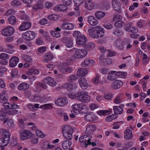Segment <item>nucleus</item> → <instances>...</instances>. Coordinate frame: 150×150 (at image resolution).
Here are the masks:
<instances>
[{
	"mask_svg": "<svg viewBox=\"0 0 150 150\" xmlns=\"http://www.w3.org/2000/svg\"><path fill=\"white\" fill-rule=\"evenodd\" d=\"M132 146V143L131 142H129L125 144L124 147L126 149H128Z\"/></svg>",
	"mask_w": 150,
	"mask_h": 150,
	"instance_id": "64",
	"label": "nucleus"
},
{
	"mask_svg": "<svg viewBox=\"0 0 150 150\" xmlns=\"http://www.w3.org/2000/svg\"><path fill=\"white\" fill-rule=\"evenodd\" d=\"M6 91L4 90L2 92L0 93V101L3 103L7 101L8 97L6 93Z\"/></svg>",
	"mask_w": 150,
	"mask_h": 150,
	"instance_id": "26",
	"label": "nucleus"
},
{
	"mask_svg": "<svg viewBox=\"0 0 150 150\" xmlns=\"http://www.w3.org/2000/svg\"><path fill=\"white\" fill-rule=\"evenodd\" d=\"M18 110H11L7 111L5 108H3L0 111V120H4L8 114L13 115L18 113Z\"/></svg>",
	"mask_w": 150,
	"mask_h": 150,
	"instance_id": "4",
	"label": "nucleus"
},
{
	"mask_svg": "<svg viewBox=\"0 0 150 150\" xmlns=\"http://www.w3.org/2000/svg\"><path fill=\"white\" fill-rule=\"evenodd\" d=\"M39 73V71L38 70L34 68L28 70L27 72V74L30 75L32 74H34L36 75H38Z\"/></svg>",
	"mask_w": 150,
	"mask_h": 150,
	"instance_id": "41",
	"label": "nucleus"
},
{
	"mask_svg": "<svg viewBox=\"0 0 150 150\" xmlns=\"http://www.w3.org/2000/svg\"><path fill=\"white\" fill-rule=\"evenodd\" d=\"M117 74L120 77L124 78L126 76L127 74L125 72L118 71L117 72Z\"/></svg>",
	"mask_w": 150,
	"mask_h": 150,
	"instance_id": "53",
	"label": "nucleus"
},
{
	"mask_svg": "<svg viewBox=\"0 0 150 150\" xmlns=\"http://www.w3.org/2000/svg\"><path fill=\"white\" fill-rule=\"evenodd\" d=\"M29 88V85L27 83H22L18 86V88L20 91H24Z\"/></svg>",
	"mask_w": 150,
	"mask_h": 150,
	"instance_id": "25",
	"label": "nucleus"
},
{
	"mask_svg": "<svg viewBox=\"0 0 150 150\" xmlns=\"http://www.w3.org/2000/svg\"><path fill=\"white\" fill-rule=\"evenodd\" d=\"M14 32V30L12 27L8 26L2 31V35L5 36L12 35Z\"/></svg>",
	"mask_w": 150,
	"mask_h": 150,
	"instance_id": "7",
	"label": "nucleus"
},
{
	"mask_svg": "<svg viewBox=\"0 0 150 150\" xmlns=\"http://www.w3.org/2000/svg\"><path fill=\"white\" fill-rule=\"evenodd\" d=\"M95 62V61L92 59L87 58L85 59L81 64V65L83 67H85L89 64L92 65Z\"/></svg>",
	"mask_w": 150,
	"mask_h": 150,
	"instance_id": "27",
	"label": "nucleus"
},
{
	"mask_svg": "<svg viewBox=\"0 0 150 150\" xmlns=\"http://www.w3.org/2000/svg\"><path fill=\"white\" fill-rule=\"evenodd\" d=\"M94 47V43L92 42H88L87 44L85 45V47L88 50H91Z\"/></svg>",
	"mask_w": 150,
	"mask_h": 150,
	"instance_id": "46",
	"label": "nucleus"
},
{
	"mask_svg": "<svg viewBox=\"0 0 150 150\" xmlns=\"http://www.w3.org/2000/svg\"><path fill=\"white\" fill-rule=\"evenodd\" d=\"M87 21L92 26L96 25L98 23V20L93 16H89L88 18Z\"/></svg>",
	"mask_w": 150,
	"mask_h": 150,
	"instance_id": "20",
	"label": "nucleus"
},
{
	"mask_svg": "<svg viewBox=\"0 0 150 150\" xmlns=\"http://www.w3.org/2000/svg\"><path fill=\"white\" fill-rule=\"evenodd\" d=\"M122 85V82L119 80L115 81L112 84V88L115 89L120 88Z\"/></svg>",
	"mask_w": 150,
	"mask_h": 150,
	"instance_id": "30",
	"label": "nucleus"
},
{
	"mask_svg": "<svg viewBox=\"0 0 150 150\" xmlns=\"http://www.w3.org/2000/svg\"><path fill=\"white\" fill-rule=\"evenodd\" d=\"M51 33L53 36L56 38L59 37L60 35V34L59 33L55 31H51Z\"/></svg>",
	"mask_w": 150,
	"mask_h": 150,
	"instance_id": "61",
	"label": "nucleus"
},
{
	"mask_svg": "<svg viewBox=\"0 0 150 150\" xmlns=\"http://www.w3.org/2000/svg\"><path fill=\"white\" fill-rule=\"evenodd\" d=\"M10 134L7 130L2 129H0V136L1 138L0 139V147L1 149L4 150V146H6L9 141Z\"/></svg>",
	"mask_w": 150,
	"mask_h": 150,
	"instance_id": "1",
	"label": "nucleus"
},
{
	"mask_svg": "<svg viewBox=\"0 0 150 150\" xmlns=\"http://www.w3.org/2000/svg\"><path fill=\"white\" fill-rule=\"evenodd\" d=\"M19 61L18 58L14 57L11 58L10 60L9 66L11 67H15Z\"/></svg>",
	"mask_w": 150,
	"mask_h": 150,
	"instance_id": "28",
	"label": "nucleus"
},
{
	"mask_svg": "<svg viewBox=\"0 0 150 150\" xmlns=\"http://www.w3.org/2000/svg\"><path fill=\"white\" fill-rule=\"evenodd\" d=\"M97 27L98 26H96L88 30V35L91 37L95 39L97 38Z\"/></svg>",
	"mask_w": 150,
	"mask_h": 150,
	"instance_id": "9",
	"label": "nucleus"
},
{
	"mask_svg": "<svg viewBox=\"0 0 150 150\" xmlns=\"http://www.w3.org/2000/svg\"><path fill=\"white\" fill-rule=\"evenodd\" d=\"M81 104H74L72 106V109L71 112L72 114H77L81 112L80 107H81Z\"/></svg>",
	"mask_w": 150,
	"mask_h": 150,
	"instance_id": "16",
	"label": "nucleus"
},
{
	"mask_svg": "<svg viewBox=\"0 0 150 150\" xmlns=\"http://www.w3.org/2000/svg\"><path fill=\"white\" fill-rule=\"evenodd\" d=\"M12 6L16 7L20 6L21 5V2L19 0H13L11 2Z\"/></svg>",
	"mask_w": 150,
	"mask_h": 150,
	"instance_id": "42",
	"label": "nucleus"
},
{
	"mask_svg": "<svg viewBox=\"0 0 150 150\" xmlns=\"http://www.w3.org/2000/svg\"><path fill=\"white\" fill-rule=\"evenodd\" d=\"M73 132V129L71 127L66 126L63 127V136L66 140H70L72 139Z\"/></svg>",
	"mask_w": 150,
	"mask_h": 150,
	"instance_id": "2",
	"label": "nucleus"
},
{
	"mask_svg": "<svg viewBox=\"0 0 150 150\" xmlns=\"http://www.w3.org/2000/svg\"><path fill=\"white\" fill-rule=\"evenodd\" d=\"M36 133L37 135L38 136L43 138L45 136V135L43 134L42 132L40 130H37L36 131Z\"/></svg>",
	"mask_w": 150,
	"mask_h": 150,
	"instance_id": "60",
	"label": "nucleus"
},
{
	"mask_svg": "<svg viewBox=\"0 0 150 150\" xmlns=\"http://www.w3.org/2000/svg\"><path fill=\"white\" fill-rule=\"evenodd\" d=\"M73 34L74 37L77 39H78L82 35L81 33L78 31H74Z\"/></svg>",
	"mask_w": 150,
	"mask_h": 150,
	"instance_id": "52",
	"label": "nucleus"
},
{
	"mask_svg": "<svg viewBox=\"0 0 150 150\" xmlns=\"http://www.w3.org/2000/svg\"><path fill=\"white\" fill-rule=\"evenodd\" d=\"M88 70L87 69L82 68L79 69L77 72V75L79 77L84 76L87 74Z\"/></svg>",
	"mask_w": 150,
	"mask_h": 150,
	"instance_id": "24",
	"label": "nucleus"
},
{
	"mask_svg": "<svg viewBox=\"0 0 150 150\" xmlns=\"http://www.w3.org/2000/svg\"><path fill=\"white\" fill-rule=\"evenodd\" d=\"M85 120L91 122L96 120L97 117L92 112H90L87 113L84 116Z\"/></svg>",
	"mask_w": 150,
	"mask_h": 150,
	"instance_id": "12",
	"label": "nucleus"
},
{
	"mask_svg": "<svg viewBox=\"0 0 150 150\" xmlns=\"http://www.w3.org/2000/svg\"><path fill=\"white\" fill-rule=\"evenodd\" d=\"M84 7L87 10H92L93 8L94 5L91 0H85Z\"/></svg>",
	"mask_w": 150,
	"mask_h": 150,
	"instance_id": "22",
	"label": "nucleus"
},
{
	"mask_svg": "<svg viewBox=\"0 0 150 150\" xmlns=\"http://www.w3.org/2000/svg\"><path fill=\"white\" fill-rule=\"evenodd\" d=\"M106 52L108 53L107 56L108 57H112L114 56L115 54V52L110 50H107Z\"/></svg>",
	"mask_w": 150,
	"mask_h": 150,
	"instance_id": "57",
	"label": "nucleus"
},
{
	"mask_svg": "<svg viewBox=\"0 0 150 150\" xmlns=\"http://www.w3.org/2000/svg\"><path fill=\"white\" fill-rule=\"evenodd\" d=\"M105 15V13L102 11H97L95 14V16L98 19L102 18Z\"/></svg>",
	"mask_w": 150,
	"mask_h": 150,
	"instance_id": "36",
	"label": "nucleus"
},
{
	"mask_svg": "<svg viewBox=\"0 0 150 150\" xmlns=\"http://www.w3.org/2000/svg\"><path fill=\"white\" fill-rule=\"evenodd\" d=\"M18 123L19 125V127L21 129L25 128V124L23 120L22 119H19L18 120Z\"/></svg>",
	"mask_w": 150,
	"mask_h": 150,
	"instance_id": "55",
	"label": "nucleus"
},
{
	"mask_svg": "<svg viewBox=\"0 0 150 150\" xmlns=\"http://www.w3.org/2000/svg\"><path fill=\"white\" fill-rule=\"evenodd\" d=\"M83 136L84 137H85L84 139H85L86 143V146L85 147H86L87 145L91 144V142H90V141L92 138V137L90 135H83Z\"/></svg>",
	"mask_w": 150,
	"mask_h": 150,
	"instance_id": "40",
	"label": "nucleus"
},
{
	"mask_svg": "<svg viewBox=\"0 0 150 150\" xmlns=\"http://www.w3.org/2000/svg\"><path fill=\"white\" fill-rule=\"evenodd\" d=\"M87 92L82 91L77 93V99L83 103H87L90 100V97L87 95Z\"/></svg>",
	"mask_w": 150,
	"mask_h": 150,
	"instance_id": "3",
	"label": "nucleus"
},
{
	"mask_svg": "<svg viewBox=\"0 0 150 150\" xmlns=\"http://www.w3.org/2000/svg\"><path fill=\"white\" fill-rule=\"evenodd\" d=\"M22 59L23 60L25 61L28 62H31L32 61L31 57L30 56L27 55H23Z\"/></svg>",
	"mask_w": 150,
	"mask_h": 150,
	"instance_id": "44",
	"label": "nucleus"
},
{
	"mask_svg": "<svg viewBox=\"0 0 150 150\" xmlns=\"http://www.w3.org/2000/svg\"><path fill=\"white\" fill-rule=\"evenodd\" d=\"M44 1L43 0H39L38 2L34 5L33 8L36 11L37 10L42 8L43 7Z\"/></svg>",
	"mask_w": 150,
	"mask_h": 150,
	"instance_id": "35",
	"label": "nucleus"
},
{
	"mask_svg": "<svg viewBox=\"0 0 150 150\" xmlns=\"http://www.w3.org/2000/svg\"><path fill=\"white\" fill-rule=\"evenodd\" d=\"M53 58V55L52 54L47 53L43 56V61L44 62L47 63L48 60H52Z\"/></svg>",
	"mask_w": 150,
	"mask_h": 150,
	"instance_id": "31",
	"label": "nucleus"
},
{
	"mask_svg": "<svg viewBox=\"0 0 150 150\" xmlns=\"http://www.w3.org/2000/svg\"><path fill=\"white\" fill-rule=\"evenodd\" d=\"M72 144L71 142L68 140H65L62 142V147L64 149H67L70 147Z\"/></svg>",
	"mask_w": 150,
	"mask_h": 150,
	"instance_id": "32",
	"label": "nucleus"
},
{
	"mask_svg": "<svg viewBox=\"0 0 150 150\" xmlns=\"http://www.w3.org/2000/svg\"><path fill=\"white\" fill-rule=\"evenodd\" d=\"M124 136L125 139H128L132 137V131L129 129L125 130L124 131Z\"/></svg>",
	"mask_w": 150,
	"mask_h": 150,
	"instance_id": "34",
	"label": "nucleus"
},
{
	"mask_svg": "<svg viewBox=\"0 0 150 150\" xmlns=\"http://www.w3.org/2000/svg\"><path fill=\"white\" fill-rule=\"evenodd\" d=\"M3 106L5 108L6 110V109L13 110L18 109V106L17 105L13 103L9 104L8 103L6 102L3 103Z\"/></svg>",
	"mask_w": 150,
	"mask_h": 150,
	"instance_id": "14",
	"label": "nucleus"
},
{
	"mask_svg": "<svg viewBox=\"0 0 150 150\" xmlns=\"http://www.w3.org/2000/svg\"><path fill=\"white\" fill-rule=\"evenodd\" d=\"M8 20L10 24L13 25L15 24L16 22V18L14 16L10 17L8 18Z\"/></svg>",
	"mask_w": 150,
	"mask_h": 150,
	"instance_id": "48",
	"label": "nucleus"
},
{
	"mask_svg": "<svg viewBox=\"0 0 150 150\" xmlns=\"http://www.w3.org/2000/svg\"><path fill=\"white\" fill-rule=\"evenodd\" d=\"M0 57L1 59L7 60L9 58L8 55L5 53H2L0 55Z\"/></svg>",
	"mask_w": 150,
	"mask_h": 150,
	"instance_id": "56",
	"label": "nucleus"
},
{
	"mask_svg": "<svg viewBox=\"0 0 150 150\" xmlns=\"http://www.w3.org/2000/svg\"><path fill=\"white\" fill-rule=\"evenodd\" d=\"M7 71V69L5 67L0 66V76H3L4 74Z\"/></svg>",
	"mask_w": 150,
	"mask_h": 150,
	"instance_id": "50",
	"label": "nucleus"
},
{
	"mask_svg": "<svg viewBox=\"0 0 150 150\" xmlns=\"http://www.w3.org/2000/svg\"><path fill=\"white\" fill-rule=\"evenodd\" d=\"M121 16L118 14H116L115 15L112 19L113 21H118L120 19Z\"/></svg>",
	"mask_w": 150,
	"mask_h": 150,
	"instance_id": "59",
	"label": "nucleus"
},
{
	"mask_svg": "<svg viewBox=\"0 0 150 150\" xmlns=\"http://www.w3.org/2000/svg\"><path fill=\"white\" fill-rule=\"evenodd\" d=\"M15 13L14 11L12 9L8 10L6 12V15L7 16L12 15Z\"/></svg>",
	"mask_w": 150,
	"mask_h": 150,
	"instance_id": "62",
	"label": "nucleus"
},
{
	"mask_svg": "<svg viewBox=\"0 0 150 150\" xmlns=\"http://www.w3.org/2000/svg\"><path fill=\"white\" fill-rule=\"evenodd\" d=\"M55 9L59 11L64 12L67 10V7L63 4H60L55 7Z\"/></svg>",
	"mask_w": 150,
	"mask_h": 150,
	"instance_id": "38",
	"label": "nucleus"
},
{
	"mask_svg": "<svg viewBox=\"0 0 150 150\" xmlns=\"http://www.w3.org/2000/svg\"><path fill=\"white\" fill-rule=\"evenodd\" d=\"M123 33V32L121 30L118 29H116L114 30L113 31V34L117 36H120L122 35Z\"/></svg>",
	"mask_w": 150,
	"mask_h": 150,
	"instance_id": "47",
	"label": "nucleus"
},
{
	"mask_svg": "<svg viewBox=\"0 0 150 150\" xmlns=\"http://www.w3.org/2000/svg\"><path fill=\"white\" fill-rule=\"evenodd\" d=\"M96 129V127L95 125H88L86 127V132L87 134H92L94 132Z\"/></svg>",
	"mask_w": 150,
	"mask_h": 150,
	"instance_id": "29",
	"label": "nucleus"
},
{
	"mask_svg": "<svg viewBox=\"0 0 150 150\" xmlns=\"http://www.w3.org/2000/svg\"><path fill=\"white\" fill-rule=\"evenodd\" d=\"M61 41L66 44V46L68 47H71L73 45L72 40L69 38L64 37L61 40Z\"/></svg>",
	"mask_w": 150,
	"mask_h": 150,
	"instance_id": "19",
	"label": "nucleus"
},
{
	"mask_svg": "<svg viewBox=\"0 0 150 150\" xmlns=\"http://www.w3.org/2000/svg\"><path fill=\"white\" fill-rule=\"evenodd\" d=\"M109 75L107 76L108 79L110 81L114 80L117 78L118 75L117 74V72L115 71H112L109 72Z\"/></svg>",
	"mask_w": 150,
	"mask_h": 150,
	"instance_id": "23",
	"label": "nucleus"
},
{
	"mask_svg": "<svg viewBox=\"0 0 150 150\" xmlns=\"http://www.w3.org/2000/svg\"><path fill=\"white\" fill-rule=\"evenodd\" d=\"M39 23L41 25H44L47 23V20L45 18H42L39 21Z\"/></svg>",
	"mask_w": 150,
	"mask_h": 150,
	"instance_id": "63",
	"label": "nucleus"
},
{
	"mask_svg": "<svg viewBox=\"0 0 150 150\" xmlns=\"http://www.w3.org/2000/svg\"><path fill=\"white\" fill-rule=\"evenodd\" d=\"M132 23L131 22H128L127 23L125 26V29L126 31L129 32H132Z\"/></svg>",
	"mask_w": 150,
	"mask_h": 150,
	"instance_id": "39",
	"label": "nucleus"
},
{
	"mask_svg": "<svg viewBox=\"0 0 150 150\" xmlns=\"http://www.w3.org/2000/svg\"><path fill=\"white\" fill-rule=\"evenodd\" d=\"M68 103L67 99L65 98H59L55 101V103L57 106H63Z\"/></svg>",
	"mask_w": 150,
	"mask_h": 150,
	"instance_id": "10",
	"label": "nucleus"
},
{
	"mask_svg": "<svg viewBox=\"0 0 150 150\" xmlns=\"http://www.w3.org/2000/svg\"><path fill=\"white\" fill-rule=\"evenodd\" d=\"M111 113V111L109 110L108 111L107 110H101L100 111H99L98 112V115H108L109 114H110Z\"/></svg>",
	"mask_w": 150,
	"mask_h": 150,
	"instance_id": "45",
	"label": "nucleus"
},
{
	"mask_svg": "<svg viewBox=\"0 0 150 150\" xmlns=\"http://www.w3.org/2000/svg\"><path fill=\"white\" fill-rule=\"evenodd\" d=\"M112 5L114 9L119 13H121L122 8L121 7V4L117 0H113Z\"/></svg>",
	"mask_w": 150,
	"mask_h": 150,
	"instance_id": "11",
	"label": "nucleus"
},
{
	"mask_svg": "<svg viewBox=\"0 0 150 150\" xmlns=\"http://www.w3.org/2000/svg\"><path fill=\"white\" fill-rule=\"evenodd\" d=\"M122 100V98L120 96H119L115 99L114 102L115 104H119L121 103Z\"/></svg>",
	"mask_w": 150,
	"mask_h": 150,
	"instance_id": "58",
	"label": "nucleus"
},
{
	"mask_svg": "<svg viewBox=\"0 0 150 150\" xmlns=\"http://www.w3.org/2000/svg\"><path fill=\"white\" fill-rule=\"evenodd\" d=\"M87 41V38L83 35L76 40V43L79 45H84Z\"/></svg>",
	"mask_w": 150,
	"mask_h": 150,
	"instance_id": "13",
	"label": "nucleus"
},
{
	"mask_svg": "<svg viewBox=\"0 0 150 150\" xmlns=\"http://www.w3.org/2000/svg\"><path fill=\"white\" fill-rule=\"evenodd\" d=\"M43 82L51 86H55L56 83L54 81V79L52 77L49 76L47 77L43 80Z\"/></svg>",
	"mask_w": 150,
	"mask_h": 150,
	"instance_id": "15",
	"label": "nucleus"
},
{
	"mask_svg": "<svg viewBox=\"0 0 150 150\" xmlns=\"http://www.w3.org/2000/svg\"><path fill=\"white\" fill-rule=\"evenodd\" d=\"M52 106L50 104H45L43 105H42L40 106L41 108H42L45 110L52 108Z\"/></svg>",
	"mask_w": 150,
	"mask_h": 150,
	"instance_id": "51",
	"label": "nucleus"
},
{
	"mask_svg": "<svg viewBox=\"0 0 150 150\" xmlns=\"http://www.w3.org/2000/svg\"><path fill=\"white\" fill-rule=\"evenodd\" d=\"M20 139L22 140L30 138L33 137V134L29 130L24 129L23 131L20 130Z\"/></svg>",
	"mask_w": 150,
	"mask_h": 150,
	"instance_id": "5",
	"label": "nucleus"
},
{
	"mask_svg": "<svg viewBox=\"0 0 150 150\" xmlns=\"http://www.w3.org/2000/svg\"><path fill=\"white\" fill-rule=\"evenodd\" d=\"M87 54L86 51L83 50H77L75 51V57L76 58L78 59L82 58L85 57Z\"/></svg>",
	"mask_w": 150,
	"mask_h": 150,
	"instance_id": "8",
	"label": "nucleus"
},
{
	"mask_svg": "<svg viewBox=\"0 0 150 150\" xmlns=\"http://www.w3.org/2000/svg\"><path fill=\"white\" fill-rule=\"evenodd\" d=\"M31 25V23L30 22L25 21L20 26L19 29L21 31L27 30L30 27Z\"/></svg>",
	"mask_w": 150,
	"mask_h": 150,
	"instance_id": "17",
	"label": "nucleus"
},
{
	"mask_svg": "<svg viewBox=\"0 0 150 150\" xmlns=\"http://www.w3.org/2000/svg\"><path fill=\"white\" fill-rule=\"evenodd\" d=\"M79 83L81 88L83 89H86L88 85L87 83L86 80L84 78H81L79 79Z\"/></svg>",
	"mask_w": 150,
	"mask_h": 150,
	"instance_id": "21",
	"label": "nucleus"
},
{
	"mask_svg": "<svg viewBox=\"0 0 150 150\" xmlns=\"http://www.w3.org/2000/svg\"><path fill=\"white\" fill-rule=\"evenodd\" d=\"M97 38L99 37H101L104 35L103 29L100 26H98L97 27Z\"/></svg>",
	"mask_w": 150,
	"mask_h": 150,
	"instance_id": "37",
	"label": "nucleus"
},
{
	"mask_svg": "<svg viewBox=\"0 0 150 150\" xmlns=\"http://www.w3.org/2000/svg\"><path fill=\"white\" fill-rule=\"evenodd\" d=\"M115 26L117 28H121L125 25L124 22L120 20L118 21L114 24Z\"/></svg>",
	"mask_w": 150,
	"mask_h": 150,
	"instance_id": "49",
	"label": "nucleus"
},
{
	"mask_svg": "<svg viewBox=\"0 0 150 150\" xmlns=\"http://www.w3.org/2000/svg\"><path fill=\"white\" fill-rule=\"evenodd\" d=\"M113 110L115 114L119 115L122 113L123 111V109L119 106H115L113 107Z\"/></svg>",
	"mask_w": 150,
	"mask_h": 150,
	"instance_id": "33",
	"label": "nucleus"
},
{
	"mask_svg": "<svg viewBox=\"0 0 150 150\" xmlns=\"http://www.w3.org/2000/svg\"><path fill=\"white\" fill-rule=\"evenodd\" d=\"M61 27L63 29L66 30H72L74 28V26L72 24L67 22H64L62 23Z\"/></svg>",
	"mask_w": 150,
	"mask_h": 150,
	"instance_id": "18",
	"label": "nucleus"
},
{
	"mask_svg": "<svg viewBox=\"0 0 150 150\" xmlns=\"http://www.w3.org/2000/svg\"><path fill=\"white\" fill-rule=\"evenodd\" d=\"M23 38L27 40H31L35 37V33L33 31H28L23 34Z\"/></svg>",
	"mask_w": 150,
	"mask_h": 150,
	"instance_id": "6",
	"label": "nucleus"
},
{
	"mask_svg": "<svg viewBox=\"0 0 150 150\" xmlns=\"http://www.w3.org/2000/svg\"><path fill=\"white\" fill-rule=\"evenodd\" d=\"M47 18L48 19L52 21H57L58 20L59 16L57 15L52 14L48 15Z\"/></svg>",
	"mask_w": 150,
	"mask_h": 150,
	"instance_id": "43",
	"label": "nucleus"
},
{
	"mask_svg": "<svg viewBox=\"0 0 150 150\" xmlns=\"http://www.w3.org/2000/svg\"><path fill=\"white\" fill-rule=\"evenodd\" d=\"M69 80L70 81H75L78 79V77L76 75L74 74H71L69 77Z\"/></svg>",
	"mask_w": 150,
	"mask_h": 150,
	"instance_id": "54",
	"label": "nucleus"
}]
</instances>
